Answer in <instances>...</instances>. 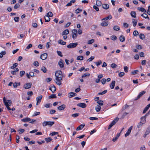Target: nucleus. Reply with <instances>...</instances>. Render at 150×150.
Masks as SVG:
<instances>
[{"instance_id": "nucleus-33", "label": "nucleus", "mask_w": 150, "mask_h": 150, "mask_svg": "<svg viewBox=\"0 0 150 150\" xmlns=\"http://www.w3.org/2000/svg\"><path fill=\"white\" fill-rule=\"evenodd\" d=\"M145 116H143L141 118L140 122L144 123L145 122Z\"/></svg>"}, {"instance_id": "nucleus-15", "label": "nucleus", "mask_w": 150, "mask_h": 150, "mask_svg": "<svg viewBox=\"0 0 150 150\" xmlns=\"http://www.w3.org/2000/svg\"><path fill=\"white\" fill-rule=\"evenodd\" d=\"M76 95V94L74 93L70 92L68 94V97L69 98H71Z\"/></svg>"}, {"instance_id": "nucleus-11", "label": "nucleus", "mask_w": 150, "mask_h": 150, "mask_svg": "<svg viewBox=\"0 0 150 150\" xmlns=\"http://www.w3.org/2000/svg\"><path fill=\"white\" fill-rule=\"evenodd\" d=\"M66 107V105H65L63 104L61 106H59L57 108V109L59 110H64Z\"/></svg>"}, {"instance_id": "nucleus-62", "label": "nucleus", "mask_w": 150, "mask_h": 150, "mask_svg": "<svg viewBox=\"0 0 150 150\" xmlns=\"http://www.w3.org/2000/svg\"><path fill=\"white\" fill-rule=\"evenodd\" d=\"M57 52L59 56L61 57L63 56L62 53L61 52V51H57Z\"/></svg>"}, {"instance_id": "nucleus-32", "label": "nucleus", "mask_w": 150, "mask_h": 150, "mask_svg": "<svg viewBox=\"0 0 150 150\" xmlns=\"http://www.w3.org/2000/svg\"><path fill=\"white\" fill-rule=\"evenodd\" d=\"M44 18L46 22H48L50 21V18L48 16H45Z\"/></svg>"}, {"instance_id": "nucleus-9", "label": "nucleus", "mask_w": 150, "mask_h": 150, "mask_svg": "<svg viewBox=\"0 0 150 150\" xmlns=\"http://www.w3.org/2000/svg\"><path fill=\"white\" fill-rule=\"evenodd\" d=\"M47 57V54L46 53H45L42 54L40 56V58L42 60L45 59Z\"/></svg>"}, {"instance_id": "nucleus-21", "label": "nucleus", "mask_w": 150, "mask_h": 150, "mask_svg": "<svg viewBox=\"0 0 150 150\" xmlns=\"http://www.w3.org/2000/svg\"><path fill=\"white\" fill-rule=\"evenodd\" d=\"M69 33V30L68 29H66L62 33V35H65L68 34Z\"/></svg>"}, {"instance_id": "nucleus-23", "label": "nucleus", "mask_w": 150, "mask_h": 150, "mask_svg": "<svg viewBox=\"0 0 150 150\" xmlns=\"http://www.w3.org/2000/svg\"><path fill=\"white\" fill-rule=\"evenodd\" d=\"M137 9L138 10L141 11L144 13H145L146 11V10L144 8L142 7H138L137 8Z\"/></svg>"}, {"instance_id": "nucleus-8", "label": "nucleus", "mask_w": 150, "mask_h": 150, "mask_svg": "<svg viewBox=\"0 0 150 150\" xmlns=\"http://www.w3.org/2000/svg\"><path fill=\"white\" fill-rule=\"evenodd\" d=\"M42 97V95L36 98L37 103L36 105H38V103H40L41 102V100Z\"/></svg>"}, {"instance_id": "nucleus-58", "label": "nucleus", "mask_w": 150, "mask_h": 150, "mask_svg": "<svg viewBox=\"0 0 150 150\" xmlns=\"http://www.w3.org/2000/svg\"><path fill=\"white\" fill-rule=\"evenodd\" d=\"M47 123H48L47 121H45L43 122V123L42 124V125L43 126L45 127L47 125H48Z\"/></svg>"}, {"instance_id": "nucleus-14", "label": "nucleus", "mask_w": 150, "mask_h": 150, "mask_svg": "<svg viewBox=\"0 0 150 150\" xmlns=\"http://www.w3.org/2000/svg\"><path fill=\"white\" fill-rule=\"evenodd\" d=\"M150 107V103L149 104H148L144 108L143 112V113H145L148 110V109H149V108Z\"/></svg>"}, {"instance_id": "nucleus-26", "label": "nucleus", "mask_w": 150, "mask_h": 150, "mask_svg": "<svg viewBox=\"0 0 150 150\" xmlns=\"http://www.w3.org/2000/svg\"><path fill=\"white\" fill-rule=\"evenodd\" d=\"M141 16L145 18H147L149 20V18L148 16L146 13H143L141 15Z\"/></svg>"}, {"instance_id": "nucleus-48", "label": "nucleus", "mask_w": 150, "mask_h": 150, "mask_svg": "<svg viewBox=\"0 0 150 150\" xmlns=\"http://www.w3.org/2000/svg\"><path fill=\"white\" fill-rule=\"evenodd\" d=\"M94 41V40L93 39H91V40H89L88 42V44H91L93 43Z\"/></svg>"}, {"instance_id": "nucleus-18", "label": "nucleus", "mask_w": 150, "mask_h": 150, "mask_svg": "<svg viewBox=\"0 0 150 150\" xmlns=\"http://www.w3.org/2000/svg\"><path fill=\"white\" fill-rule=\"evenodd\" d=\"M50 89L52 91V93H54L56 90V88L53 85L50 88Z\"/></svg>"}, {"instance_id": "nucleus-52", "label": "nucleus", "mask_w": 150, "mask_h": 150, "mask_svg": "<svg viewBox=\"0 0 150 150\" xmlns=\"http://www.w3.org/2000/svg\"><path fill=\"white\" fill-rule=\"evenodd\" d=\"M111 39L113 40H115L117 39V37L115 35H112L111 37Z\"/></svg>"}, {"instance_id": "nucleus-22", "label": "nucleus", "mask_w": 150, "mask_h": 150, "mask_svg": "<svg viewBox=\"0 0 150 150\" xmlns=\"http://www.w3.org/2000/svg\"><path fill=\"white\" fill-rule=\"evenodd\" d=\"M112 16L111 15H110L108 16V17H106L105 18H104L102 19V20H110L112 19Z\"/></svg>"}, {"instance_id": "nucleus-25", "label": "nucleus", "mask_w": 150, "mask_h": 150, "mask_svg": "<svg viewBox=\"0 0 150 150\" xmlns=\"http://www.w3.org/2000/svg\"><path fill=\"white\" fill-rule=\"evenodd\" d=\"M58 42L59 44H61L63 45H66V42H65L63 41L62 40H58Z\"/></svg>"}, {"instance_id": "nucleus-43", "label": "nucleus", "mask_w": 150, "mask_h": 150, "mask_svg": "<svg viewBox=\"0 0 150 150\" xmlns=\"http://www.w3.org/2000/svg\"><path fill=\"white\" fill-rule=\"evenodd\" d=\"M72 37L73 39H75L77 37V34L72 33Z\"/></svg>"}, {"instance_id": "nucleus-19", "label": "nucleus", "mask_w": 150, "mask_h": 150, "mask_svg": "<svg viewBox=\"0 0 150 150\" xmlns=\"http://www.w3.org/2000/svg\"><path fill=\"white\" fill-rule=\"evenodd\" d=\"M146 93V92L144 91H142L141 92H140L139 93V95L137 96V100L138 99H139L140 97H141L144 94Z\"/></svg>"}, {"instance_id": "nucleus-51", "label": "nucleus", "mask_w": 150, "mask_h": 150, "mask_svg": "<svg viewBox=\"0 0 150 150\" xmlns=\"http://www.w3.org/2000/svg\"><path fill=\"white\" fill-rule=\"evenodd\" d=\"M133 34L134 36H137L139 34L137 30H135L133 32Z\"/></svg>"}, {"instance_id": "nucleus-44", "label": "nucleus", "mask_w": 150, "mask_h": 150, "mask_svg": "<svg viewBox=\"0 0 150 150\" xmlns=\"http://www.w3.org/2000/svg\"><path fill=\"white\" fill-rule=\"evenodd\" d=\"M53 14L51 12H49L47 13V16H48L49 17H51L53 16Z\"/></svg>"}, {"instance_id": "nucleus-47", "label": "nucleus", "mask_w": 150, "mask_h": 150, "mask_svg": "<svg viewBox=\"0 0 150 150\" xmlns=\"http://www.w3.org/2000/svg\"><path fill=\"white\" fill-rule=\"evenodd\" d=\"M136 48L138 50H141L142 49V47L141 45H137L136 46Z\"/></svg>"}, {"instance_id": "nucleus-50", "label": "nucleus", "mask_w": 150, "mask_h": 150, "mask_svg": "<svg viewBox=\"0 0 150 150\" xmlns=\"http://www.w3.org/2000/svg\"><path fill=\"white\" fill-rule=\"evenodd\" d=\"M139 72L138 70H136L133 71L132 72L131 74L132 75H135L136 74H137Z\"/></svg>"}, {"instance_id": "nucleus-59", "label": "nucleus", "mask_w": 150, "mask_h": 150, "mask_svg": "<svg viewBox=\"0 0 150 150\" xmlns=\"http://www.w3.org/2000/svg\"><path fill=\"white\" fill-rule=\"evenodd\" d=\"M25 71H21L20 73V75L21 77H22L24 74Z\"/></svg>"}, {"instance_id": "nucleus-40", "label": "nucleus", "mask_w": 150, "mask_h": 150, "mask_svg": "<svg viewBox=\"0 0 150 150\" xmlns=\"http://www.w3.org/2000/svg\"><path fill=\"white\" fill-rule=\"evenodd\" d=\"M114 29L116 31H118L120 29V28L117 25H115L114 27Z\"/></svg>"}, {"instance_id": "nucleus-31", "label": "nucleus", "mask_w": 150, "mask_h": 150, "mask_svg": "<svg viewBox=\"0 0 150 150\" xmlns=\"http://www.w3.org/2000/svg\"><path fill=\"white\" fill-rule=\"evenodd\" d=\"M139 38L140 39L143 40L145 38V36L144 34L141 33L139 35Z\"/></svg>"}, {"instance_id": "nucleus-24", "label": "nucleus", "mask_w": 150, "mask_h": 150, "mask_svg": "<svg viewBox=\"0 0 150 150\" xmlns=\"http://www.w3.org/2000/svg\"><path fill=\"white\" fill-rule=\"evenodd\" d=\"M101 109V107L98 105H97L95 107V110L97 112L99 111Z\"/></svg>"}, {"instance_id": "nucleus-53", "label": "nucleus", "mask_w": 150, "mask_h": 150, "mask_svg": "<svg viewBox=\"0 0 150 150\" xmlns=\"http://www.w3.org/2000/svg\"><path fill=\"white\" fill-rule=\"evenodd\" d=\"M40 112H34V114L32 115L33 117L35 116L40 115Z\"/></svg>"}, {"instance_id": "nucleus-55", "label": "nucleus", "mask_w": 150, "mask_h": 150, "mask_svg": "<svg viewBox=\"0 0 150 150\" xmlns=\"http://www.w3.org/2000/svg\"><path fill=\"white\" fill-rule=\"evenodd\" d=\"M79 115V113H75L71 115V116L74 117H76L78 116Z\"/></svg>"}, {"instance_id": "nucleus-20", "label": "nucleus", "mask_w": 150, "mask_h": 150, "mask_svg": "<svg viewBox=\"0 0 150 150\" xmlns=\"http://www.w3.org/2000/svg\"><path fill=\"white\" fill-rule=\"evenodd\" d=\"M22 121L24 122H26L31 121V119L30 118L27 117L26 118L22 119Z\"/></svg>"}, {"instance_id": "nucleus-36", "label": "nucleus", "mask_w": 150, "mask_h": 150, "mask_svg": "<svg viewBox=\"0 0 150 150\" xmlns=\"http://www.w3.org/2000/svg\"><path fill=\"white\" fill-rule=\"evenodd\" d=\"M96 2V5L98 6H100L102 5V2L100 1L97 0Z\"/></svg>"}, {"instance_id": "nucleus-30", "label": "nucleus", "mask_w": 150, "mask_h": 150, "mask_svg": "<svg viewBox=\"0 0 150 150\" xmlns=\"http://www.w3.org/2000/svg\"><path fill=\"white\" fill-rule=\"evenodd\" d=\"M120 39L121 42H123L125 40V37L124 36L121 35L120 36Z\"/></svg>"}, {"instance_id": "nucleus-54", "label": "nucleus", "mask_w": 150, "mask_h": 150, "mask_svg": "<svg viewBox=\"0 0 150 150\" xmlns=\"http://www.w3.org/2000/svg\"><path fill=\"white\" fill-rule=\"evenodd\" d=\"M82 10L81 9L77 8V9L75 10V12L76 13H78L79 12H80V11H82Z\"/></svg>"}, {"instance_id": "nucleus-38", "label": "nucleus", "mask_w": 150, "mask_h": 150, "mask_svg": "<svg viewBox=\"0 0 150 150\" xmlns=\"http://www.w3.org/2000/svg\"><path fill=\"white\" fill-rule=\"evenodd\" d=\"M97 103L100 105L102 106L103 105V101L100 100H98Z\"/></svg>"}, {"instance_id": "nucleus-56", "label": "nucleus", "mask_w": 150, "mask_h": 150, "mask_svg": "<svg viewBox=\"0 0 150 150\" xmlns=\"http://www.w3.org/2000/svg\"><path fill=\"white\" fill-rule=\"evenodd\" d=\"M33 65L36 67H38L39 65V64L38 61H36L34 62Z\"/></svg>"}, {"instance_id": "nucleus-27", "label": "nucleus", "mask_w": 150, "mask_h": 150, "mask_svg": "<svg viewBox=\"0 0 150 150\" xmlns=\"http://www.w3.org/2000/svg\"><path fill=\"white\" fill-rule=\"evenodd\" d=\"M137 22V20H135L134 19H132V23L133 24V26L134 27H135L136 25Z\"/></svg>"}, {"instance_id": "nucleus-10", "label": "nucleus", "mask_w": 150, "mask_h": 150, "mask_svg": "<svg viewBox=\"0 0 150 150\" xmlns=\"http://www.w3.org/2000/svg\"><path fill=\"white\" fill-rule=\"evenodd\" d=\"M77 106L83 108H86V105L85 103H80L77 104Z\"/></svg>"}, {"instance_id": "nucleus-63", "label": "nucleus", "mask_w": 150, "mask_h": 150, "mask_svg": "<svg viewBox=\"0 0 150 150\" xmlns=\"http://www.w3.org/2000/svg\"><path fill=\"white\" fill-rule=\"evenodd\" d=\"M94 59V57L93 56H92L90 58H89L87 60L89 62H90L92 61Z\"/></svg>"}, {"instance_id": "nucleus-7", "label": "nucleus", "mask_w": 150, "mask_h": 150, "mask_svg": "<svg viewBox=\"0 0 150 150\" xmlns=\"http://www.w3.org/2000/svg\"><path fill=\"white\" fill-rule=\"evenodd\" d=\"M32 86V83H26L24 86V88L25 89H28L31 88Z\"/></svg>"}, {"instance_id": "nucleus-49", "label": "nucleus", "mask_w": 150, "mask_h": 150, "mask_svg": "<svg viewBox=\"0 0 150 150\" xmlns=\"http://www.w3.org/2000/svg\"><path fill=\"white\" fill-rule=\"evenodd\" d=\"M95 63L96 64L97 66H98L102 64V62L101 60H99L98 62H95Z\"/></svg>"}, {"instance_id": "nucleus-28", "label": "nucleus", "mask_w": 150, "mask_h": 150, "mask_svg": "<svg viewBox=\"0 0 150 150\" xmlns=\"http://www.w3.org/2000/svg\"><path fill=\"white\" fill-rule=\"evenodd\" d=\"M131 16L133 18H136V12L134 11H132L131 12Z\"/></svg>"}, {"instance_id": "nucleus-37", "label": "nucleus", "mask_w": 150, "mask_h": 150, "mask_svg": "<svg viewBox=\"0 0 150 150\" xmlns=\"http://www.w3.org/2000/svg\"><path fill=\"white\" fill-rule=\"evenodd\" d=\"M47 125L49 126V127L52 126L54 124V122H51V121H47Z\"/></svg>"}, {"instance_id": "nucleus-34", "label": "nucleus", "mask_w": 150, "mask_h": 150, "mask_svg": "<svg viewBox=\"0 0 150 150\" xmlns=\"http://www.w3.org/2000/svg\"><path fill=\"white\" fill-rule=\"evenodd\" d=\"M90 75V74L88 73H86L83 74L81 76L82 78H84L86 76H88Z\"/></svg>"}, {"instance_id": "nucleus-35", "label": "nucleus", "mask_w": 150, "mask_h": 150, "mask_svg": "<svg viewBox=\"0 0 150 150\" xmlns=\"http://www.w3.org/2000/svg\"><path fill=\"white\" fill-rule=\"evenodd\" d=\"M52 139L51 137H48L47 138H45V141L47 142V143H48L50 142L51 141H52Z\"/></svg>"}, {"instance_id": "nucleus-46", "label": "nucleus", "mask_w": 150, "mask_h": 150, "mask_svg": "<svg viewBox=\"0 0 150 150\" xmlns=\"http://www.w3.org/2000/svg\"><path fill=\"white\" fill-rule=\"evenodd\" d=\"M18 65V64L17 63H14L12 66H11V69H13L15 68Z\"/></svg>"}, {"instance_id": "nucleus-42", "label": "nucleus", "mask_w": 150, "mask_h": 150, "mask_svg": "<svg viewBox=\"0 0 150 150\" xmlns=\"http://www.w3.org/2000/svg\"><path fill=\"white\" fill-rule=\"evenodd\" d=\"M83 57L82 56H79L77 57V59L78 60H82L83 59Z\"/></svg>"}, {"instance_id": "nucleus-61", "label": "nucleus", "mask_w": 150, "mask_h": 150, "mask_svg": "<svg viewBox=\"0 0 150 150\" xmlns=\"http://www.w3.org/2000/svg\"><path fill=\"white\" fill-rule=\"evenodd\" d=\"M117 65L115 63H113L111 64V67L112 68H114L116 67Z\"/></svg>"}, {"instance_id": "nucleus-16", "label": "nucleus", "mask_w": 150, "mask_h": 150, "mask_svg": "<svg viewBox=\"0 0 150 150\" xmlns=\"http://www.w3.org/2000/svg\"><path fill=\"white\" fill-rule=\"evenodd\" d=\"M115 81H112L111 83L110 84V87L111 89H113L114 88L115 84Z\"/></svg>"}, {"instance_id": "nucleus-12", "label": "nucleus", "mask_w": 150, "mask_h": 150, "mask_svg": "<svg viewBox=\"0 0 150 150\" xmlns=\"http://www.w3.org/2000/svg\"><path fill=\"white\" fill-rule=\"evenodd\" d=\"M102 7L105 9H108L109 8L108 4H103L102 5Z\"/></svg>"}, {"instance_id": "nucleus-57", "label": "nucleus", "mask_w": 150, "mask_h": 150, "mask_svg": "<svg viewBox=\"0 0 150 150\" xmlns=\"http://www.w3.org/2000/svg\"><path fill=\"white\" fill-rule=\"evenodd\" d=\"M125 73L123 72H120L119 74V76L120 77H122L125 75Z\"/></svg>"}, {"instance_id": "nucleus-6", "label": "nucleus", "mask_w": 150, "mask_h": 150, "mask_svg": "<svg viewBox=\"0 0 150 150\" xmlns=\"http://www.w3.org/2000/svg\"><path fill=\"white\" fill-rule=\"evenodd\" d=\"M132 127H133L131 126L128 129L125 135V137H127L129 135L131 132V131L132 128Z\"/></svg>"}, {"instance_id": "nucleus-45", "label": "nucleus", "mask_w": 150, "mask_h": 150, "mask_svg": "<svg viewBox=\"0 0 150 150\" xmlns=\"http://www.w3.org/2000/svg\"><path fill=\"white\" fill-rule=\"evenodd\" d=\"M107 92V90H105L102 92H100V93H99L98 95H102L104 94H105Z\"/></svg>"}, {"instance_id": "nucleus-1", "label": "nucleus", "mask_w": 150, "mask_h": 150, "mask_svg": "<svg viewBox=\"0 0 150 150\" xmlns=\"http://www.w3.org/2000/svg\"><path fill=\"white\" fill-rule=\"evenodd\" d=\"M55 82L58 85H61V80L62 78V72L60 70L57 71L56 72L55 74Z\"/></svg>"}, {"instance_id": "nucleus-64", "label": "nucleus", "mask_w": 150, "mask_h": 150, "mask_svg": "<svg viewBox=\"0 0 150 150\" xmlns=\"http://www.w3.org/2000/svg\"><path fill=\"white\" fill-rule=\"evenodd\" d=\"M93 8L95 9L96 11H99V8L96 6L94 5L93 6Z\"/></svg>"}, {"instance_id": "nucleus-41", "label": "nucleus", "mask_w": 150, "mask_h": 150, "mask_svg": "<svg viewBox=\"0 0 150 150\" xmlns=\"http://www.w3.org/2000/svg\"><path fill=\"white\" fill-rule=\"evenodd\" d=\"M57 97L56 95L55 94H52L51 95L49 96V98H55Z\"/></svg>"}, {"instance_id": "nucleus-39", "label": "nucleus", "mask_w": 150, "mask_h": 150, "mask_svg": "<svg viewBox=\"0 0 150 150\" xmlns=\"http://www.w3.org/2000/svg\"><path fill=\"white\" fill-rule=\"evenodd\" d=\"M41 70L44 73H45L46 72L47 69L44 66L42 67L41 68Z\"/></svg>"}, {"instance_id": "nucleus-2", "label": "nucleus", "mask_w": 150, "mask_h": 150, "mask_svg": "<svg viewBox=\"0 0 150 150\" xmlns=\"http://www.w3.org/2000/svg\"><path fill=\"white\" fill-rule=\"evenodd\" d=\"M3 101L7 109L8 110H11V109L9 106L11 105L12 104L11 101L10 100H8L6 101L5 97H4L3 98Z\"/></svg>"}, {"instance_id": "nucleus-17", "label": "nucleus", "mask_w": 150, "mask_h": 150, "mask_svg": "<svg viewBox=\"0 0 150 150\" xmlns=\"http://www.w3.org/2000/svg\"><path fill=\"white\" fill-rule=\"evenodd\" d=\"M85 125L81 124L76 129V130H79L83 129Z\"/></svg>"}, {"instance_id": "nucleus-3", "label": "nucleus", "mask_w": 150, "mask_h": 150, "mask_svg": "<svg viewBox=\"0 0 150 150\" xmlns=\"http://www.w3.org/2000/svg\"><path fill=\"white\" fill-rule=\"evenodd\" d=\"M119 118L118 117H117L115 119L112 121L111 122V123L110 124L109 126L108 129H110L119 120Z\"/></svg>"}, {"instance_id": "nucleus-13", "label": "nucleus", "mask_w": 150, "mask_h": 150, "mask_svg": "<svg viewBox=\"0 0 150 150\" xmlns=\"http://www.w3.org/2000/svg\"><path fill=\"white\" fill-rule=\"evenodd\" d=\"M150 133V128H147L145 132V134L144 135V137H145L147 135L149 134Z\"/></svg>"}, {"instance_id": "nucleus-5", "label": "nucleus", "mask_w": 150, "mask_h": 150, "mask_svg": "<svg viewBox=\"0 0 150 150\" xmlns=\"http://www.w3.org/2000/svg\"><path fill=\"white\" fill-rule=\"evenodd\" d=\"M64 62L62 59H60L58 62V65L61 68H63L64 66Z\"/></svg>"}, {"instance_id": "nucleus-4", "label": "nucleus", "mask_w": 150, "mask_h": 150, "mask_svg": "<svg viewBox=\"0 0 150 150\" xmlns=\"http://www.w3.org/2000/svg\"><path fill=\"white\" fill-rule=\"evenodd\" d=\"M78 44L77 42L70 43L67 46V47L69 49L74 48Z\"/></svg>"}, {"instance_id": "nucleus-60", "label": "nucleus", "mask_w": 150, "mask_h": 150, "mask_svg": "<svg viewBox=\"0 0 150 150\" xmlns=\"http://www.w3.org/2000/svg\"><path fill=\"white\" fill-rule=\"evenodd\" d=\"M58 134V132H54L50 134V135L51 136H53Z\"/></svg>"}, {"instance_id": "nucleus-29", "label": "nucleus", "mask_w": 150, "mask_h": 150, "mask_svg": "<svg viewBox=\"0 0 150 150\" xmlns=\"http://www.w3.org/2000/svg\"><path fill=\"white\" fill-rule=\"evenodd\" d=\"M108 22L104 21L101 23V25L102 26H106L108 25Z\"/></svg>"}]
</instances>
